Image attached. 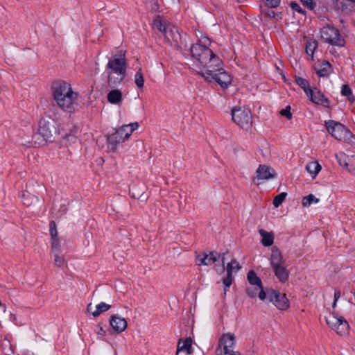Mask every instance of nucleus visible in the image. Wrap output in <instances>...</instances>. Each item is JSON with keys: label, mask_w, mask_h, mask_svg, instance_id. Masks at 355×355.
<instances>
[{"label": "nucleus", "mask_w": 355, "mask_h": 355, "mask_svg": "<svg viewBox=\"0 0 355 355\" xmlns=\"http://www.w3.org/2000/svg\"><path fill=\"white\" fill-rule=\"evenodd\" d=\"M210 40L207 36H201L194 44H189V51L192 66L200 70L198 73L205 71H218L222 69L223 63L209 48Z\"/></svg>", "instance_id": "1"}, {"label": "nucleus", "mask_w": 355, "mask_h": 355, "mask_svg": "<svg viewBox=\"0 0 355 355\" xmlns=\"http://www.w3.org/2000/svg\"><path fill=\"white\" fill-rule=\"evenodd\" d=\"M51 92L57 105L68 113L74 112L78 104V94L73 91L71 84L57 80L51 85Z\"/></svg>", "instance_id": "2"}, {"label": "nucleus", "mask_w": 355, "mask_h": 355, "mask_svg": "<svg viewBox=\"0 0 355 355\" xmlns=\"http://www.w3.org/2000/svg\"><path fill=\"white\" fill-rule=\"evenodd\" d=\"M164 36L171 46L181 51H187L191 43L190 37L187 33H181L176 26L171 24L166 28Z\"/></svg>", "instance_id": "3"}, {"label": "nucleus", "mask_w": 355, "mask_h": 355, "mask_svg": "<svg viewBox=\"0 0 355 355\" xmlns=\"http://www.w3.org/2000/svg\"><path fill=\"white\" fill-rule=\"evenodd\" d=\"M139 128L137 122L123 125L107 137V148L114 152L120 143L124 142L131 136L132 132Z\"/></svg>", "instance_id": "4"}, {"label": "nucleus", "mask_w": 355, "mask_h": 355, "mask_svg": "<svg viewBox=\"0 0 355 355\" xmlns=\"http://www.w3.org/2000/svg\"><path fill=\"white\" fill-rule=\"evenodd\" d=\"M320 37L324 42L340 47L345 44V40L340 31L334 26H325L320 29Z\"/></svg>", "instance_id": "5"}, {"label": "nucleus", "mask_w": 355, "mask_h": 355, "mask_svg": "<svg viewBox=\"0 0 355 355\" xmlns=\"http://www.w3.org/2000/svg\"><path fill=\"white\" fill-rule=\"evenodd\" d=\"M58 134L57 123L53 118L46 116L41 119L38 135H41L45 141H52L54 136Z\"/></svg>", "instance_id": "6"}, {"label": "nucleus", "mask_w": 355, "mask_h": 355, "mask_svg": "<svg viewBox=\"0 0 355 355\" xmlns=\"http://www.w3.org/2000/svg\"><path fill=\"white\" fill-rule=\"evenodd\" d=\"M325 127L328 132L338 140H347L351 137V132L339 122L332 120L325 121Z\"/></svg>", "instance_id": "7"}, {"label": "nucleus", "mask_w": 355, "mask_h": 355, "mask_svg": "<svg viewBox=\"0 0 355 355\" xmlns=\"http://www.w3.org/2000/svg\"><path fill=\"white\" fill-rule=\"evenodd\" d=\"M232 117L233 121L243 129L249 130L252 125V114L248 109H233Z\"/></svg>", "instance_id": "8"}, {"label": "nucleus", "mask_w": 355, "mask_h": 355, "mask_svg": "<svg viewBox=\"0 0 355 355\" xmlns=\"http://www.w3.org/2000/svg\"><path fill=\"white\" fill-rule=\"evenodd\" d=\"M200 74L207 81L214 80L223 89H226L232 82L230 75L224 71L223 68L218 71H205Z\"/></svg>", "instance_id": "9"}, {"label": "nucleus", "mask_w": 355, "mask_h": 355, "mask_svg": "<svg viewBox=\"0 0 355 355\" xmlns=\"http://www.w3.org/2000/svg\"><path fill=\"white\" fill-rule=\"evenodd\" d=\"M126 59L125 53H119L109 59L105 69L126 75Z\"/></svg>", "instance_id": "10"}, {"label": "nucleus", "mask_w": 355, "mask_h": 355, "mask_svg": "<svg viewBox=\"0 0 355 355\" xmlns=\"http://www.w3.org/2000/svg\"><path fill=\"white\" fill-rule=\"evenodd\" d=\"M326 322L331 329L339 335H345L349 331L348 322L343 317H337L333 314H329L326 317Z\"/></svg>", "instance_id": "11"}, {"label": "nucleus", "mask_w": 355, "mask_h": 355, "mask_svg": "<svg viewBox=\"0 0 355 355\" xmlns=\"http://www.w3.org/2000/svg\"><path fill=\"white\" fill-rule=\"evenodd\" d=\"M266 298L280 310H286L289 307L288 300L284 293L271 289L267 291Z\"/></svg>", "instance_id": "12"}, {"label": "nucleus", "mask_w": 355, "mask_h": 355, "mask_svg": "<svg viewBox=\"0 0 355 355\" xmlns=\"http://www.w3.org/2000/svg\"><path fill=\"white\" fill-rule=\"evenodd\" d=\"M236 343V336L234 334L227 333L224 334L219 339L218 347L217 352L220 351L219 354L216 355H221L223 352H227L230 348L234 346Z\"/></svg>", "instance_id": "13"}, {"label": "nucleus", "mask_w": 355, "mask_h": 355, "mask_svg": "<svg viewBox=\"0 0 355 355\" xmlns=\"http://www.w3.org/2000/svg\"><path fill=\"white\" fill-rule=\"evenodd\" d=\"M241 268L240 263L236 260L232 259L230 263L227 264L226 272L227 275L223 279V283L225 285V292L229 288L232 283L233 277L232 273L236 272Z\"/></svg>", "instance_id": "14"}, {"label": "nucleus", "mask_w": 355, "mask_h": 355, "mask_svg": "<svg viewBox=\"0 0 355 355\" xmlns=\"http://www.w3.org/2000/svg\"><path fill=\"white\" fill-rule=\"evenodd\" d=\"M312 103L322 105L325 107H329V101L317 88L311 89L308 94H306Z\"/></svg>", "instance_id": "15"}, {"label": "nucleus", "mask_w": 355, "mask_h": 355, "mask_svg": "<svg viewBox=\"0 0 355 355\" xmlns=\"http://www.w3.org/2000/svg\"><path fill=\"white\" fill-rule=\"evenodd\" d=\"M247 278L251 286H257L259 289V299L261 300L266 299V293L263 290L261 280L257 277L256 272L254 270H250L247 275Z\"/></svg>", "instance_id": "16"}, {"label": "nucleus", "mask_w": 355, "mask_h": 355, "mask_svg": "<svg viewBox=\"0 0 355 355\" xmlns=\"http://www.w3.org/2000/svg\"><path fill=\"white\" fill-rule=\"evenodd\" d=\"M110 324L114 331L121 333L127 328L128 322L125 318L118 315H112L110 318Z\"/></svg>", "instance_id": "17"}, {"label": "nucleus", "mask_w": 355, "mask_h": 355, "mask_svg": "<svg viewBox=\"0 0 355 355\" xmlns=\"http://www.w3.org/2000/svg\"><path fill=\"white\" fill-rule=\"evenodd\" d=\"M275 175L276 173L274 169L266 165H259L256 171V176L254 180H255V179L262 180H269L275 178Z\"/></svg>", "instance_id": "18"}, {"label": "nucleus", "mask_w": 355, "mask_h": 355, "mask_svg": "<svg viewBox=\"0 0 355 355\" xmlns=\"http://www.w3.org/2000/svg\"><path fill=\"white\" fill-rule=\"evenodd\" d=\"M105 73L107 78V84L111 88H114L119 85L126 76L124 74H119V73L115 71L112 72V71H108L106 69L105 70Z\"/></svg>", "instance_id": "19"}, {"label": "nucleus", "mask_w": 355, "mask_h": 355, "mask_svg": "<svg viewBox=\"0 0 355 355\" xmlns=\"http://www.w3.org/2000/svg\"><path fill=\"white\" fill-rule=\"evenodd\" d=\"M270 262L272 268L286 264V260L279 249L276 246L272 248Z\"/></svg>", "instance_id": "20"}, {"label": "nucleus", "mask_w": 355, "mask_h": 355, "mask_svg": "<svg viewBox=\"0 0 355 355\" xmlns=\"http://www.w3.org/2000/svg\"><path fill=\"white\" fill-rule=\"evenodd\" d=\"M218 257L216 252H211L209 254H205L202 257L197 255L196 257V263L198 266H210L214 263Z\"/></svg>", "instance_id": "21"}, {"label": "nucleus", "mask_w": 355, "mask_h": 355, "mask_svg": "<svg viewBox=\"0 0 355 355\" xmlns=\"http://www.w3.org/2000/svg\"><path fill=\"white\" fill-rule=\"evenodd\" d=\"M272 270L275 275L281 282H285L288 279L289 272L286 264L273 268Z\"/></svg>", "instance_id": "22"}, {"label": "nucleus", "mask_w": 355, "mask_h": 355, "mask_svg": "<svg viewBox=\"0 0 355 355\" xmlns=\"http://www.w3.org/2000/svg\"><path fill=\"white\" fill-rule=\"evenodd\" d=\"M191 344L192 340L191 338H187L184 340H180L178 344L175 355H178L180 352H187L188 354H191Z\"/></svg>", "instance_id": "23"}, {"label": "nucleus", "mask_w": 355, "mask_h": 355, "mask_svg": "<svg viewBox=\"0 0 355 355\" xmlns=\"http://www.w3.org/2000/svg\"><path fill=\"white\" fill-rule=\"evenodd\" d=\"M261 236V243L265 247L271 246L274 242V235L272 232H268L263 229L259 230Z\"/></svg>", "instance_id": "24"}, {"label": "nucleus", "mask_w": 355, "mask_h": 355, "mask_svg": "<svg viewBox=\"0 0 355 355\" xmlns=\"http://www.w3.org/2000/svg\"><path fill=\"white\" fill-rule=\"evenodd\" d=\"M321 168L320 164L315 161L308 162L306 165V170L311 175L312 178H315L317 176Z\"/></svg>", "instance_id": "25"}, {"label": "nucleus", "mask_w": 355, "mask_h": 355, "mask_svg": "<svg viewBox=\"0 0 355 355\" xmlns=\"http://www.w3.org/2000/svg\"><path fill=\"white\" fill-rule=\"evenodd\" d=\"M107 98L110 103L119 104L122 101V93L119 89H113L107 94Z\"/></svg>", "instance_id": "26"}, {"label": "nucleus", "mask_w": 355, "mask_h": 355, "mask_svg": "<svg viewBox=\"0 0 355 355\" xmlns=\"http://www.w3.org/2000/svg\"><path fill=\"white\" fill-rule=\"evenodd\" d=\"M333 71V68L331 64L327 61H324L320 69L317 71V74L320 77H327Z\"/></svg>", "instance_id": "27"}, {"label": "nucleus", "mask_w": 355, "mask_h": 355, "mask_svg": "<svg viewBox=\"0 0 355 355\" xmlns=\"http://www.w3.org/2000/svg\"><path fill=\"white\" fill-rule=\"evenodd\" d=\"M21 198L24 205H25L27 207L33 205L35 202L39 200L37 196L28 191H24L22 193Z\"/></svg>", "instance_id": "28"}, {"label": "nucleus", "mask_w": 355, "mask_h": 355, "mask_svg": "<svg viewBox=\"0 0 355 355\" xmlns=\"http://www.w3.org/2000/svg\"><path fill=\"white\" fill-rule=\"evenodd\" d=\"M335 7L343 12H347L350 10L353 2L352 0H336Z\"/></svg>", "instance_id": "29"}, {"label": "nucleus", "mask_w": 355, "mask_h": 355, "mask_svg": "<svg viewBox=\"0 0 355 355\" xmlns=\"http://www.w3.org/2000/svg\"><path fill=\"white\" fill-rule=\"evenodd\" d=\"M318 48V41L315 40H309L306 43V53L313 60L314 51Z\"/></svg>", "instance_id": "30"}, {"label": "nucleus", "mask_w": 355, "mask_h": 355, "mask_svg": "<svg viewBox=\"0 0 355 355\" xmlns=\"http://www.w3.org/2000/svg\"><path fill=\"white\" fill-rule=\"evenodd\" d=\"M110 308L111 306L110 304L105 302H101L96 306V309L92 312V314L94 318H96L99 316L101 313L108 311Z\"/></svg>", "instance_id": "31"}, {"label": "nucleus", "mask_w": 355, "mask_h": 355, "mask_svg": "<svg viewBox=\"0 0 355 355\" xmlns=\"http://www.w3.org/2000/svg\"><path fill=\"white\" fill-rule=\"evenodd\" d=\"M341 94L344 96H346L349 101L353 103L355 100V98L352 94V91L348 85H343L341 87Z\"/></svg>", "instance_id": "32"}, {"label": "nucleus", "mask_w": 355, "mask_h": 355, "mask_svg": "<svg viewBox=\"0 0 355 355\" xmlns=\"http://www.w3.org/2000/svg\"><path fill=\"white\" fill-rule=\"evenodd\" d=\"M295 82L304 90L305 94H308V92L311 89V88L309 87V83L306 79L296 76Z\"/></svg>", "instance_id": "33"}, {"label": "nucleus", "mask_w": 355, "mask_h": 355, "mask_svg": "<svg viewBox=\"0 0 355 355\" xmlns=\"http://www.w3.org/2000/svg\"><path fill=\"white\" fill-rule=\"evenodd\" d=\"M135 83L138 88H143L144 85V78L141 68L138 69L135 75Z\"/></svg>", "instance_id": "34"}, {"label": "nucleus", "mask_w": 355, "mask_h": 355, "mask_svg": "<svg viewBox=\"0 0 355 355\" xmlns=\"http://www.w3.org/2000/svg\"><path fill=\"white\" fill-rule=\"evenodd\" d=\"M319 200V198H315L314 195L309 194L303 198L302 204L304 207H309L312 203H317Z\"/></svg>", "instance_id": "35"}, {"label": "nucleus", "mask_w": 355, "mask_h": 355, "mask_svg": "<svg viewBox=\"0 0 355 355\" xmlns=\"http://www.w3.org/2000/svg\"><path fill=\"white\" fill-rule=\"evenodd\" d=\"M169 24H167L165 21H162L160 19H157L153 21V26L160 32L163 33V34L165 32V29L166 27H168V25Z\"/></svg>", "instance_id": "36"}, {"label": "nucleus", "mask_w": 355, "mask_h": 355, "mask_svg": "<svg viewBox=\"0 0 355 355\" xmlns=\"http://www.w3.org/2000/svg\"><path fill=\"white\" fill-rule=\"evenodd\" d=\"M287 196V193L286 192H282L276 196L272 201L273 206L275 208L279 207L282 203L284 201L286 197Z\"/></svg>", "instance_id": "37"}, {"label": "nucleus", "mask_w": 355, "mask_h": 355, "mask_svg": "<svg viewBox=\"0 0 355 355\" xmlns=\"http://www.w3.org/2000/svg\"><path fill=\"white\" fill-rule=\"evenodd\" d=\"M52 243H51V250L55 252H60V243L58 240V237L57 238H53L51 239Z\"/></svg>", "instance_id": "38"}, {"label": "nucleus", "mask_w": 355, "mask_h": 355, "mask_svg": "<svg viewBox=\"0 0 355 355\" xmlns=\"http://www.w3.org/2000/svg\"><path fill=\"white\" fill-rule=\"evenodd\" d=\"M49 232L51 239L58 237V231L55 221H51L49 223Z\"/></svg>", "instance_id": "39"}, {"label": "nucleus", "mask_w": 355, "mask_h": 355, "mask_svg": "<svg viewBox=\"0 0 355 355\" xmlns=\"http://www.w3.org/2000/svg\"><path fill=\"white\" fill-rule=\"evenodd\" d=\"M60 252L55 253L54 254V263L58 267H61L64 263V259L62 257L60 256Z\"/></svg>", "instance_id": "40"}, {"label": "nucleus", "mask_w": 355, "mask_h": 355, "mask_svg": "<svg viewBox=\"0 0 355 355\" xmlns=\"http://www.w3.org/2000/svg\"><path fill=\"white\" fill-rule=\"evenodd\" d=\"M247 294L250 297H255L257 294L259 295V289L258 287L255 286L254 288H248L246 290Z\"/></svg>", "instance_id": "41"}, {"label": "nucleus", "mask_w": 355, "mask_h": 355, "mask_svg": "<svg viewBox=\"0 0 355 355\" xmlns=\"http://www.w3.org/2000/svg\"><path fill=\"white\" fill-rule=\"evenodd\" d=\"M280 114L282 116H286L288 119H291L292 118V114L291 112V107L287 106L285 109H283L280 111Z\"/></svg>", "instance_id": "42"}, {"label": "nucleus", "mask_w": 355, "mask_h": 355, "mask_svg": "<svg viewBox=\"0 0 355 355\" xmlns=\"http://www.w3.org/2000/svg\"><path fill=\"white\" fill-rule=\"evenodd\" d=\"M304 6L313 10L315 6V3L313 0H300Z\"/></svg>", "instance_id": "43"}, {"label": "nucleus", "mask_w": 355, "mask_h": 355, "mask_svg": "<svg viewBox=\"0 0 355 355\" xmlns=\"http://www.w3.org/2000/svg\"><path fill=\"white\" fill-rule=\"evenodd\" d=\"M291 7L293 11L297 12L299 13L304 14L305 12L302 10L300 6L296 2H292L291 3Z\"/></svg>", "instance_id": "44"}, {"label": "nucleus", "mask_w": 355, "mask_h": 355, "mask_svg": "<svg viewBox=\"0 0 355 355\" xmlns=\"http://www.w3.org/2000/svg\"><path fill=\"white\" fill-rule=\"evenodd\" d=\"M280 3V0H266V4L269 8H276Z\"/></svg>", "instance_id": "45"}, {"label": "nucleus", "mask_w": 355, "mask_h": 355, "mask_svg": "<svg viewBox=\"0 0 355 355\" xmlns=\"http://www.w3.org/2000/svg\"><path fill=\"white\" fill-rule=\"evenodd\" d=\"M341 293L340 291H336L334 293V300L333 303V308H335L336 306L337 301L340 297Z\"/></svg>", "instance_id": "46"}, {"label": "nucleus", "mask_w": 355, "mask_h": 355, "mask_svg": "<svg viewBox=\"0 0 355 355\" xmlns=\"http://www.w3.org/2000/svg\"><path fill=\"white\" fill-rule=\"evenodd\" d=\"M263 14L268 17L274 18L275 17V13L272 10H267L263 12Z\"/></svg>", "instance_id": "47"}, {"label": "nucleus", "mask_w": 355, "mask_h": 355, "mask_svg": "<svg viewBox=\"0 0 355 355\" xmlns=\"http://www.w3.org/2000/svg\"><path fill=\"white\" fill-rule=\"evenodd\" d=\"M225 355H241V353L238 351H234L232 349H230L227 352L224 353Z\"/></svg>", "instance_id": "48"}, {"label": "nucleus", "mask_w": 355, "mask_h": 355, "mask_svg": "<svg viewBox=\"0 0 355 355\" xmlns=\"http://www.w3.org/2000/svg\"><path fill=\"white\" fill-rule=\"evenodd\" d=\"M98 335L104 336L105 335V331L103 329V327H99V330L97 331Z\"/></svg>", "instance_id": "49"}, {"label": "nucleus", "mask_w": 355, "mask_h": 355, "mask_svg": "<svg viewBox=\"0 0 355 355\" xmlns=\"http://www.w3.org/2000/svg\"><path fill=\"white\" fill-rule=\"evenodd\" d=\"M221 261H222V263H223V267H222V272H223L225 270V254H223L222 257H221Z\"/></svg>", "instance_id": "50"}, {"label": "nucleus", "mask_w": 355, "mask_h": 355, "mask_svg": "<svg viewBox=\"0 0 355 355\" xmlns=\"http://www.w3.org/2000/svg\"><path fill=\"white\" fill-rule=\"evenodd\" d=\"M92 309V304L91 303H89L87 306V310L88 312H91Z\"/></svg>", "instance_id": "51"}, {"label": "nucleus", "mask_w": 355, "mask_h": 355, "mask_svg": "<svg viewBox=\"0 0 355 355\" xmlns=\"http://www.w3.org/2000/svg\"><path fill=\"white\" fill-rule=\"evenodd\" d=\"M350 162L352 165H355V156H353L350 160Z\"/></svg>", "instance_id": "52"}, {"label": "nucleus", "mask_w": 355, "mask_h": 355, "mask_svg": "<svg viewBox=\"0 0 355 355\" xmlns=\"http://www.w3.org/2000/svg\"><path fill=\"white\" fill-rule=\"evenodd\" d=\"M343 166H345V167H347L348 164H347V163H346V162H345V164H344V165H343Z\"/></svg>", "instance_id": "53"}, {"label": "nucleus", "mask_w": 355, "mask_h": 355, "mask_svg": "<svg viewBox=\"0 0 355 355\" xmlns=\"http://www.w3.org/2000/svg\"><path fill=\"white\" fill-rule=\"evenodd\" d=\"M338 162L340 163V165H343V164L341 163V160L340 159H338Z\"/></svg>", "instance_id": "54"}, {"label": "nucleus", "mask_w": 355, "mask_h": 355, "mask_svg": "<svg viewBox=\"0 0 355 355\" xmlns=\"http://www.w3.org/2000/svg\"><path fill=\"white\" fill-rule=\"evenodd\" d=\"M352 1L353 3L355 2V0H352Z\"/></svg>", "instance_id": "55"}]
</instances>
